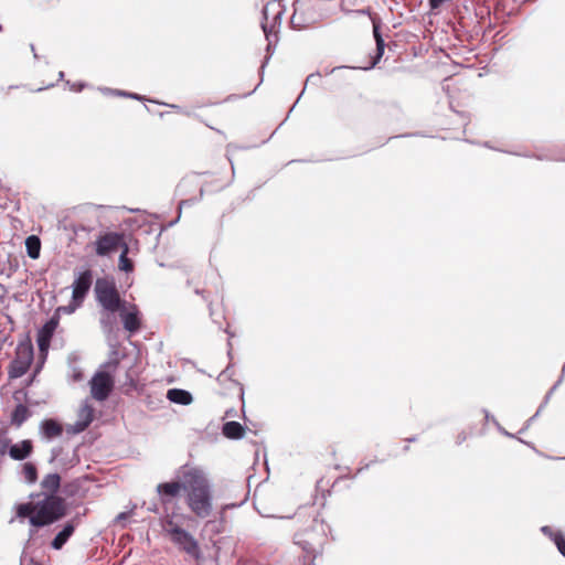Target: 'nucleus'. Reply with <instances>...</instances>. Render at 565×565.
<instances>
[{"instance_id": "393cba45", "label": "nucleus", "mask_w": 565, "mask_h": 565, "mask_svg": "<svg viewBox=\"0 0 565 565\" xmlns=\"http://www.w3.org/2000/svg\"><path fill=\"white\" fill-rule=\"evenodd\" d=\"M22 475L24 477V480L32 484L35 483L38 480V468L33 462H25L22 466Z\"/></svg>"}, {"instance_id": "4468645a", "label": "nucleus", "mask_w": 565, "mask_h": 565, "mask_svg": "<svg viewBox=\"0 0 565 565\" xmlns=\"http://www.w3.org/2000/svg\"><path fill=\"white\" fill-rule=\"evenodd\" d=\"M33 452V443L31 439H23L17 444H10L9 457L17 461L29 458Z\"/></svg>"}, {"instance_id": "a211bd4d", "label": "nucleus", "mask_w": 565, "mask_h": 565, "mask_svg": "<svg viewBox=\"0 0 565 565\" xmlns=\"http://www.w3.org/2000/svg\"><path fill=\"white\" fill-rule=\"evenodd\" d=\"M61 487V476L56 472L47 473L41 481L42 493L36 494V498H41L47 494L57 495V491Z\"/></svg>"}, {"instance_id": "0eeeda50", "label": "nucleus", "mask_w": 565, "mask_h": 565, "mask_svg": "<svg viewBox=\"0 0 565 565\" xmlns=\"http://www.w3.org/2000/svg\"><path fill=\"white\" fill-rule=\"evenodd\" d=\"M282 11L277 2H269L263 9L262 29L268 41L267 50L271 44V36L277 38L275 28L280 23Z\"/></svg>"}, {"instance_id": "c85d7f7f", "label": "nucleus", "mask_w": 565, "mask_h": 565, "mask_svg": "<svg viewBox=\"0 0 565 565\" xmlns=\"http://www.w3.org/2000/svg\"><path fill=\"white\" fill-rule=\"evenodd\" d=\"M551 535L555 545L557 546V550L565 557V536L559 531L553 532Z\"/></svg>"}, {"instance_id": "dca6fc26", "label": "nucleus", "mask_w": 565, "mask_h": 565, "mask_svg": "<svg viewBox=\"0 0 565 565\" xmlns=\"http://www.w3.org/2000/svg\"><path fill=\"white\" fill-rule=\"evenodd\" d=\"M39 429L42 438L46 440H52L63 434V426L53 418L43 419L40 423Z\"/></svg>"}, {"instance_id": "5701e85b", "label": "nucleus", "mask_w": 565, "mask_h": 565, "mask_svg": "<svg viewBox=\"0 0 565 565\" xmlns=\"http://www.w3.org/2000/svg\"><path fill=\"white\" fill-rule=\"evenodd\" d=\"M30 416V409L23 404H18L11 414V423L14 426L20 427Z\"/></svg>"}, {"instance_id": "cd10ccee", "label": "nucleus", "mask_w": 565, "mask_h": 565, "mask_svg": "<svg viewBox=\"0 0 565 565\" xmlns=\"http://www.w3.org/2000/svg\"><path fill=\"white\" fill-rule=\"evenodd\" d=\"M78 419L84 422L85 424L87 423V425L89 426L90 423L93 422L94 419V408L92 405H89L87 402L82 405V407L79 408L78 411Z\"/></svg>"}, {"instance_id": "3c124183", "label": "nucleus", "mask_w": 565, "mask_h": 565, "mask_svg": "<svg viewBox=\"0 0 565 565\" xmlns=\"http://www.w3.org/2000/svg\"><path fill=\"white\" fill-rule=\"evenodd\" d=\"M149 511L157 512V505L153 504L152 507L148 508Z\"/></svg>"}, {"instance_id": "e2e57ef3", "label": "nucleus", "mask_w": 565, "mask_h": 565, "mask_svg": "<svg viewBox=\"0 0 565 565\" xmlns=\"http://www.w3.org/2000/svg\"><path fill=\"white\" fill-rule=\"evenodd\" d=\"M409 450V447L408 446H404V451H408Z\"/></svg>"}, {"instance_id": "aec40b11", "label": "nucleus", "mask_w": 565, "mask_h": 565, "mask_svg": "<svg viewBox=\"0 0 565 565\" xmlns=\"http://www.w3.org/2000/svg\"><path fill=\"white\" fill-rule=\"evenodd\" d=\"M371 20L373 23V35H374L375 43H376V55L374 56L370 68L374 67L379 63V61L383 56L384 50H385V42L380 32V22L373 17H371ZM366 70H369V67Z\"/></svg>"}, {"instance_id": "412c9836", "label": "nucleus", "mask_w": 565, "mask_h": 565, "mask_svg": "<svg viewBox=\"0 0 565 565\" xmlns=\"http://www.w3.org/2000/svg\"><path fill=\"white\" fill-rule=\"evenodd\" d=\"M222 433L226 438L241 439L244 437L245 428L238 422H226L222 427Z\"/></svg>"}, {"instance_id": "f3484780", "label": "nucleus", "mask_w": 565, "mask_h": 565, "mask_svg": "<svg viewBox=\"0 0 565 565\" xmlns=\"http://www.w3.org/2000/svg\"><path fill=\"white\" fill-rule=\"evenodd\" d=\"M181 490H184V479L182 478V481H172V482H163L159 483L157 486V491L159 495L161 497L162 503L168 502V497L174 498L177 497Z\"/></svg>"}, {"instance_id": "8fccbe9b", "label": "nucleus", "mask_w": 565, "mask_h": 565, "mask_svg": "<svg viewBox=\"0 0 565 565\" xmlns=\"http://www.w3.org/2000/svg\"><path fill=\"white\" fill-rule=\"evenodd\" d=\"M106 365H114V366H117V365H118V361H117V360L110 361V362H108Z\"/></svg>"}, {"instance_id": "09e8293b", "label": "nucleus", "mask_w": 565, "mask_h": 565, "mask_svg": "<svg viewBox=\"0 0 565 565\" xmlns=\"http://www.w3.org/2000/svg\"><path fill=\"white\" fill-rule=\"evenodd\" d=\"M195 294H196V295H202V296H203V298L206 300V297L203 295V294H204V291H203V290H201V289H195Z\"/></svg>"}, {"instance_id": "6e6d98bb", "label": "nucleus", "mask_w": 565, "mask_h": 565, "mask_svg": "<svg viewBox=\"0 0 565 565\" xmlns=\"http://www.w3.org/2000/svg\"><path fill=\"white\" fill-rule=\"evenodd\" d=\"M300 97H301V96L297 97V100H295L294 106H291V110H292V109H295V106H297L298 100H300Z\"/></svg>"}, {"instance_id": "2f4dec72", "label": "nucleus", "mask_w": 565, "mask_h": 565, "mask_svg": "<svg viewBox=\"0 0 565 565\" xmlns=\"http://www.w3.org/2000/svg\"><path fill=\"white\" fill-rule=\"evenodd\" d=\"M234 375V371L227 366L225 370H223L220 375L217 376V381L220 383H223L225 381H233L232 376Z\"/></svg>"}, {"instance_id": "20e7f679", "label": "nucleus", "mask_w": 565, "mask_h": 565, "mask_svg": "<svg viewBox=\"0 0 565 565\" xmlns=\"http://www.w3.org/2000/svg\"><path fill=\"white\" fill-rule=\"evenodd\" d=\"M97 302L108 312L115 313L124 308L125 301L120 298L116 285L107 278H98L95 284Z\"/></svg>"}, {"instance_id": "864d4df0", "label": "nucleus", "mask_w": 565, "mask_h": 565, "mask_svg": "<svg viewBox=\"0 0 565 565\" xmlns=\"http://www.w3.org/2000/svg\"><path fill=\"white\" fill-rule=\"evenodd\" d=\"M300 97H301V96L297 97V100H295L294 106H291V110H292V109H295V106H297L298 100H300Z\"/></svg>"}, {"instance_id": "f704fd0d", "label": "nucleus", "mask_w": 565, "mask_h": 565, "mask_svg": "<svg viewBox=\"0 0 565 565\" xmlns=\"http://www.w3.org/2000/svg\"><path fill=\"white\" fill-rule=\"evenodd\" d=\"M191 204V201L190 200H182L180 203H179V215L177 217V220L170 222V226L174 225L179 218H180V215H181V210L184 205H190Z\"/></svg>"}, {"instance_id": "bf43d9fd", "label": "nucleus", "mask_w": 565, "mask_h": 565, "mask_svg": "<svg viewBox=\"0 0 565 565\" xmlns=\"http://www.w3.org/2000/svg\"><path fill=\"white\" fill-rule=\"evenodd\" d=\"M369 466H370L369 463H367V465H365V467H363V468L359 469V471H358V472H361L363 469H367V468H369Z\"/></svg>"}, {"instance_id": "680f3d73", "label": "nucleus", "mask_w": 565, "mask_h": 565, "mask_svg": "<svg viewBox=\"0 0 565 565\" xmlns=\"http://www.w3.org/2000/svg\"><path fill=\"white\" fill-rule=\"evenodd\" d=\"M172 108L177 109V110H180V106H177V105H171Z\"/></svg>"}, {"instance_id": "9b49d317", "label": "nucleus", "mask_w": 565, "mask_h": 565, "mask_svg": "<svg viewBox=\"0 0 565 565\" xmlns=\"http://www.w3.org/2000/svg\"><path fill=\"white\" fill-rule=\"evenodd\" d=\"M124 236L122 234L110 232L100 236L96 242V253L99 256L108 255L116 250L118 247L124 249Z\"/></svg>"}, {"instance_id": "5fc2aeb1", "label": "nucleus", "mask_w": 565, "mask_h": 565, "mask_svg": "<svg viewBox=\"0 0 565 565\" xmlns=\"http://www.w3.org/2000/svg\"><path fill=\"white\" fill-rule=\"evenodd\" d=\"M300 97H301V96L297 97V100H295L294 106H291V110H292V109H295V106H297L298 100H300Z\"/></svg>"}, {"instance_id": "6ab92c4d", "label": "nucleus", "mask_w": 565, "mask_h": 565, "mask_svg": "<svg viewBox=\"0 0 565 565\" xmlns=\"http://www.w3.org/2000/svg\"><path fill=\"white\" fill-rule=\"evenodd\" d=\"M75 531V524L73 521H68L64 524L63 529L55 535V537L51 542V546L53 550H61L70 537L73 535Z\"/></svg>"}, {"instance_id": "7c9ffc66", "label": "nucleus", "mask_w": 565, "mask_h": 565, "mask_svg": "<svg viewBox=\"0 0 565 565\" xmlns=\"http://www.w3.org/2000/svg\"><path fill=\"white\" fill-rule=\"evenodd\" d=\"M21 565H43L40 561H38L33 555H30L26 552V546L21 555Z\"/></svg>"}, {"instance_id": "79ce46f5", "label": "nucleus", "mask_w": 565, "mask_h": 565, "mask_svg": "<svg viewBox=\"0 0 565 565\" xmlns=\"http://www.w3.org/2000/svg\"><path fill=\"white\" fill-rule=\"evenodd\" d=\"M128 97L132 98V99H137V100L143 99V97L141 95H138L136 93H128Z\"/></svg>"}, {"instance_id": "c9c22d12", "label": "nucleus", "mask_w": 565, "mask_h": 565, "mask_svg": "<svg viewBox=\"0 0 565 565\" xmlns=\"http://www.w3.org/2000/svg\"><path fill=\"white\" fill-rule=\"evenodd\" d=\"M72 379L74 382H81L83 380V373L81 370H74L72 374Z\"/></svg>"}, {"instance_id": "49530a36", "label": "nucleus", "mask_w": 565, "mask_h": 565, "mask_svg": "<svg viewBox=\"0 0 565 565\" xmlns=\"http://www.w3.org/2000/svg\"><path fill=\"white\" fill-rule=\"evenodd\" d=\"M30 47H31V52H33V56H34V58H35V60H39V55H38V54H36V52H35L34 44H31V45H30Z\"/></svg>"}, {"instance_id": "58836bf2", "label": "nucleus", "mask_w": 565, "mask_h": 565, "mask_svg": "<svg viewBox=\"0 0 565 565\" xmlns=\"http://www.w3.org/2000/svg\"><path fill=\"white\" fill-rule=\"evenodd\" d=\"M128 516H129V513H128V512H121V513H119V514L116 516V521H117V522H121V521H124V520L128 519Z\"/></svg>"}, {"instance_id": "2eb2a0df", "label": "nucleus", "mask_w": 565, "mask_h": 565, "mask_svg": "<svg viewBox=\"0 0 565 565\" xmlns=\"http://www.w3.org/2000/svg\"><path fill=\"white\" fill-rule=\"evenodd\" d=\"M120 317L124 323V328L130 333H135L139 330L141 321L140 313L136 306H132L130 311L126 310V307L119 310Z\"/></svg>"}, {"instance_id": "bb28decb", "label": "nucleus", "mask_w": 565, "mask_h": 565, "mask_svg": "<svg viewBox=\"0 0 565 565\" xmlns=\"http://www.w3.org/2000/svg\"><path fill=\"white\" fill-rule=\"evenodd\" d=\"M11 439L6 429L0 428V467L3 463L4 456L9 454Z\"/></svg>"}, {"instance_id": "1a4fd4ad", "label": "nucleus", "mask_w": 565, "mask_h": 565, "mask_svg": "<svg viewBox=\"0 0 565 565\" xmlns=\"http://www.w3.org/2000/svg\"><path fill=\"white\" fill-rule=\"evenodd\" d=\"M92 396L99 402L106 401L114 387L113 376L104 371H98L89 381Z\"/></svg>"}, {"instance_id": "72a5a7b5", "label": "nucleus", "mask_w": 565, "mask_h": 565, "mask_svg": "<svg viewBox=\"0 0 565 565\" xmlns=\"http://www.w3.org/2000/svg\"><path fill=\"white\" fill-rule=\"evenodd\" d=\"M102 92L105 94H111V95L122 96V97H128V93H129V92L111 89V88H103Z\"/></svg>"}, {"instance_id": "13d9d810", "label": "nucleus", "mask_w": 565, "mask_h": 565, "mask_svg": "<svg viewBox=\"0 0 565 565\" xmlns=\"http://www.w3.org/2000/svg\"><path fill=\"white\" fill-rule=\"evenodd\" d=\"M472 2H476V3H486L487 0H472Z\"/></svg>"}, {"instance_id": "39448f33", "label": "nucleus", "mask_w": 565, "mask_h": 565, "mask_svg": "<svg viewBox=\"0 0 565 565\" xmlns=\"http://www.w3.org/2000/svg\"><path fill=\"white\" fill-rule=\"evenodd\" d=\"M34 351L30 342L23 341L17 345L15 355L9 365V375L12 379L23 376L30 369Z\"/></svg>"}, {"instance_id": "a18cd8bd", "label": "nucleus", "mask_w": 565, "mask_h": 565, "mask_svg": "<svg viewBox=\"0 0 565 565\" xmlns=\"http://www.w3.org/2000/svg\"><path fill=\"white\" fill-rule=\"evenodd\" d=\"M342 10L345 11V12H351V10L348 8V2L347 0H343L342 1Z\"/></svg>"}, {"instance_id": "9d476101", "label": "nucleus", "mask_w": 565, "mask_h": 565, "mask_svg": "<svg viewBox=\"0 0 565 565\" xmlns=\"http://www.w3.org/2000/svg\"><path fill=\"white\" fill-rule=\"evenodd\" d=\"M93 271L90 269H85L79 271L73 284V292H72V302L76 306H81L86 298L92 285H93Z\"/></svg>"}, {"instance_id": "6e6552de", "label": "nucleus", "mask_w": 565, "mask_h": 565, "mask_svg": "<svg viewBox=\"0 0 565 565\" xmlns=\"http://www.w3.org/2000/svg\"><path fill=\"white\" fill-rule=\"evenodd\" d=\"M171 542L191 557L199 559L201 550L194 536L184 529H172Z\"/></svg>"}, {"instance_id": "4c0bfd02", "label": "nucleus", "mask_w": 565, "mask_h": 565, "mask_svg": "<svg viewBox=\"0 0 565 565\" xmlns=\"http://www.w3.org/2000/svg\"><path fill=\"white\" fill-rule=\"evenodd\" d=\"M38 529H39V527H33V526H32V527L29 530V541H28V543H26V545H25L26 547H28V545H29L30 541L35 536V534H36V530H38Z\"/></svg>"}, {"instance_id": "f03ea898", "label": "nucleus", "mask_w": 565, "mask_h": 565, "mask_svg": "<svg viewBox=\"0 0 565 565\" xmlns=\"http://www.w3.org/2000/svg\"><path fill=\"white\" fill-rule=\"evenodd\" d=\"M184 491L189 509L200 519L212 513V489L202 470L192 468L183 472Z\"/></svg>"}, {"instance_id": "ddd939ff", "label": "nucleus", "mask_w": 565, "mask_h": 565, "mask_svg": "<svg viewBox=\"0 0 565 565\" xmlns=\"http://www.w3.org/2000/svg\"><path fill=\"white\" fill-rule=\"evenodd\" d=\"M58 318L52 317L47 320L38 332V345L40 351H46L50 347L51 339L57 328Z\"/></svg>"}, {"instance_id": "de8ad7c7", "label": "nucleus", "mask_w": 565, "mask_h": 565, "mask_svg": "<svg viewBox=\"0 0 565 565\" xmlns=\"http://www.w3.org/2000/svg\"><path fill=\"white\" fill-rule=\"evenodd\" d=\"M233 382H234L236 385H238V386H239V390H241V398L243 399V397H244V390H243L242 384H241V383H238V382H235V381H233Z\"/></svg>"}, {"instance_id": "4be33fe9", "label": "nucleus", "mask_w": 565, "mask_h": 565, "mask_svg": "<svg viewBox=\"0 0 565 565\" xmlns=\"http://www.w3.org/2000/svg\"><path fill=\"white\" fill-rule=\"evenodd\" d=\"M167 397L170 402L179 405H189L192 402L191 393L182 388H170Z\"/></svg>"}, {"instance_id": "423d86ee", "label": "nucleus", "mask_w": 565, "mask_h": 565, "mask_svg": "<svg viewBox=\"0 0 565 565\" xmlns=\"http://www.w3.org/2000/svg\"><path fill=\"white\" fill-rule=\"evenodd\" d=\"M318 18L312 4L308 0H296L290 23L294 29L302 30L316 23Z\"/></svg>"}, {"instance_id": "7ed1b4c3", "label": "nucleus", "mask_w": 565, "mask_h": 565, "mask_svg": "<svg viewBox=\"0 0 565 565\" xmlns=\"http://www.w3.org/2000/svg\"><path fill=\"white\" fill-rule=\"evenodd\" d=\"M327 529V524L318 515H310L303 526L296 532L295 543L315 557L326 540Z\"/></svg>"}, {"instance_id": "37998d69", "label": "nucleus", "mask_w": 565, "mask_h": 565, "mask_svg": "<svg viewBox=\"0 0 565 565\" xmlns=\"http://www.w3.org/2000/svg\"><path fill=\"white\" fill-rule=\"evenodd\" d=\"M320 75L319 74H310L307 79H306V85H308L309 83H311V79H315V78H319Z\"/></svg>"}, {"instance_id": "a878e982", "label": "nucleus", "mask_w": 565, "mask_h": 565, "mask_svg": "<svg viewBox=\"0 0 565 565\" xmlns=\"http://www.w3.org/2000/svg\"><path fill=\"white\" fill-rule=\"evenodd\" d=\"M129 248L127 244H124V249L119 256V269L126 273L134 270V262L128 257Z\"/></svg>"}, {"instance_id": "c03bdc74", "label": "nucleus", "mask_w": 565, "mask_h": 565, "mask_svg": "<svg viewBox=\"0 0 565 565\" xmlns=\"http://www.w3.org/2000/svg\"><path fill=\"white\" fill-rule=\"evenodd\" d=\"M84 86H85V85H84L83 83H81V84H78V85H75V84H74V85H72V89H75V90H77V92H81V90L84 88Z\"/></svg>"}, {"instance_id": "ea45409f", "label": "nucleus", "mask_w": 565, "mask_h": 565, "mask_svg": "<svg viewBox=\"0 0 565 565\" xmlns=\"http://www.w3.org/2000/svg\"><path fill=\"white\" fill-rule=\"evenodd\" d=\"M78 306H76L75 303L72 302L71 306L68 307H63L62 309L66 312H73Z\"/></svg>"}, {"instance_id": "b1692460", "label": "nucleus", "mask_w": 565, "mask_h": 565, "mask_svg": "<svg viewBox=\"0 0 565 565\" xmlns=\"http://www.w3.org/2000/svg\"><path fill=\"white\" fill-rule=\"evenodd\" d=\"M25 248L28 256L32 259H38L41 252V241L35 235H30L25 239Z\"/></svg>"}, {"instance_id": "4d7b16f0", "label": "nucleus", "mask_w": 565, "mask_h": 565, "mask_svg": "<svg viewBox=\"0 0 565 565\" xmlns=\"http://www.w3.org/2000/svg\"><path fill=\"white\" fill-rule=\"evenodd\" d=\"M300 97H301V96L297 97V100H295L294 106H291V110H292V109H295V106H297L298 100H300Z\"/></svg>"}, {"instance_id": "603ef678", "label": "nucleus", "mask_w": 565, "mask_h": 565, "mask_svg": "<svg viewBox=\"0 0 565 565\" xmlns=\"http://www.w3.org/2000/svg\"><path fill=\"white\" fill-rule=\"evenodd\" d=\"M408 443H414L417 440V438L414 436V437H411V438H407L406 439Z\"/></svg>"}, {"instance_id": "f8f14e48", "label": "nucleus", "mask_w": 565, "mask_h": 565, "mask_svg": "<svg viewBox=\"0 0 565 565\" xmlns=\"http://www.w3.org/2000/svg\"><path fill=\"white\" fill-rule=\"evenodd\" d=\"M441 89L448 98L449 108L456 114L459 113V102L457 100V95L459 93V77H457L456 74L445 77L441 82Z\"/></svg>"}, {"instance_id": "f257e3e1", "label": "nucleus", "mask_w": 565, "mask_h": 565, "mask_svg": "<svg viewBox=\"0 0 565 565\" xmlns=\"http://www.w3.org/2000/svg\"><path fill=\"white\" fill-rule=\"evenodd\" d=\"M66 515L65 499L60 495L47 494L35 502L17 505V518L20 521L29 520L33 527H44L57 522Z\"/></svg>"}, {"instance_id": "a19ab883", "label": "nucleus", "mask_w": 565, "mask_h": 565, "mask_svg": "<svg viewBox=\"0 0 565 565\" xmlns=\"http://www.w3.org/2000/svg\"><path fill=\"white\" fill-rule=\"evenodd\" d=\"M355 13H359V14H367L371 17V10L370 8H366V9H360V10H356L354 11Z\"/></svg>"}, {"instance_id": "052dcab7", "label": "nucleus", "mask_w": 565, "mask_h": 565, "mask_svg": "<svg viewBox=\"0 0 565 565\" xmlns=\"http://www.w3.org/2000/svg\"><path fill=\"white\" fill-rule=\"evenodd\" d=\"M58 77L62 79L64 77V72H60Z\"/></svg>"}, {"instance_id": "c756f323", "label": "nucleus", "mask_w": 565, "mask_h": 565, "mask_svg": "<svg viewBox=\"0 0 565 565\" xmlns=\"http://www.w3.org/2000/svg\"><path fill=\"white\" fill-rule=\"evenodd\" d=\"M162 529L169 535V537H171L172 536V529H182V527L179 526L178 524H175L171 516H167L162 521Z\"/></svg>"}, {"instance_id": "473e14b6", "label": "nucleus", "mask_w": 565, "mask_h": 565, "mask_svg": "<svg viewBox=\"0 0 565 565\" xmlns=\"http://www.w3.org/2000/svg\"><path fill=\"white\" fill-rule=\"evenodd\" d=\"M87 427H88L87 423L85 424L84 422L77 419L75 422V424L70 428L68 431L73 433V434H79V433L84 431Z\"/></svg>"}, {"instance_id": "e433bc0d", "label": "nucleus", "mask_w": 565, "mask_h": 565, "mask_svg": "<svg viewBox=\"0 0 565 565\" xmlns=\"http://www.w3.org/2000/svg\"><path fill=\"white\" fill-rule=\"evenodd\" d=\"M61 450H62L61 448H53V449L51 450V458H50V462H53V461H55V460L57 459V457H58V456H60V454H61Z\"/></svg>"}]
</instances>
